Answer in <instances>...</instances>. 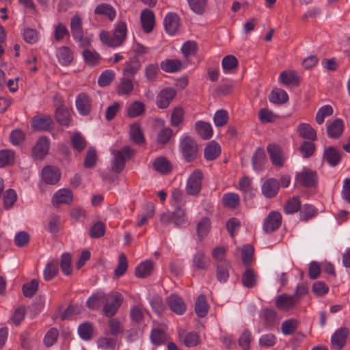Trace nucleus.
I'll return each instance as SVG.
<instances>
[{"label": "nucleus", "instance_id": "obj_1", "mask_svg": "<svg viewBox=\"0 0 350 350\" xmlns=\"http://www.w3.org/2000/svg\"><path fill=\"white\" fill-rule=\"evenodd\" d=\"M127 33L126 23L119 21L115 27L113 33L102 31L99 33L101 42L109 47L116 48L120 46L125 41Z\"/></svg>", "mask_w": 350, "mask_h": 350}, {"label": "nucleus", "instance_id": "obj_2", "mask_svg": "<svg viewBox=\"0 0 350 350\" xmlns=\"http://www.w3.org/2000/svg\"><path fill=\"white\" fill-rule=\"evenodd\" d=\"M203 173L201 170H195L189 176L187 181L185 191L191 196H197L200 193L202 186Z\"/></svg>", "mask_w": 350, "mask_h": 350}, {"label": "nucleus", "instance_id": "obj_3", "mask_svg": "<svg viewBox=\"0 0 350 350\" xmlns=\"http://www.w3.org/2000/svg\"><path fill=\"white\" fill-rule=\"evenodd\" d=\"M105 301L103 312L106 317L111 318L115 315L122 304L123 297L120 293L114 292L111 295H107V299Z\"/></svg>", "mask_w": 350, "mask_h": 350}, {"label": "nucleus", "instance_id": "obj_4", "mask_svg": "<svg viewBox=\"0 0 350 350\" xmlns=\"http://www.w3.org/2000/svg\"><path fill=\"white\" fill-rule=\"evenodd\" d=\"M182 153L187 162H191L197 157L198 145L196 142L189 136L184 137L180 142Z\"/></svg>", "mask_w": 350, "mask_h": 350}, {"label": "nucleus", "instance_id": "obj_5", "mask_svg": "<svg viewBox=\"0 0 350 350\" xmlns=\"http://www.w3.org/2000/svg\"><path fill=\"white\" fill-rule=\"evenodd\" d=\"M114 159L113 161L112 169L116 173L121 172L125 166V157L130 158L133 154V150L126 146L120 150L113 152Z\"/></svg>", "mask_w": 350, "mask_h": 350}, {"label": "nucleus", "instance_id": "obj_6", "mask_svg": "<svg viewBox=\"0 0 350 350\" xmlns=\"http://www.w3.org/2000/svg\"><path fill=\"white\" fill-rule=\"evenodd\" d=\"M282 224V215L278 211H271L265 217L262 229L267 234H270L277 230Z\"/></svg>", "mask_w": 350, "mask_h": 350}, {"label": "nucleus", "instance_id": "obj_7", "mask_svg": "<svg viewBox=\"0 0 350 350\" xmlns=\"http://www.w3.org/2000/svg\"><path fill=\"white\" fill-rule=\"evenodd\" d=\"M296 180L301 186L310 188L316 186L318 176L315 172L304 169L297 174Z\"/></svg>", "mask_w": 350, "mask_h": 350}, {"label": "nucleus", "instance_id": "obj_8", "mask_svg": "<svg viewBox=\"0 0 350 350\" xmlns=\"http://www.w3.org/2000/svg\"><path fill=\"white\" fill-rule=\"evenodd\" d=\"M176 91L172 88H165L158 94L156 100V105L160 109L167 108L172 100L174 98Z\"/></svg>", "mask_w": 350, "mask_h": 350}, {"label": "nucleus", "instance_id": "obj_9", "mask_svg": "<svg viewBox=\"0 0 350 350\" xmlns=\"http://www.w3.org/2000/svg\"><path fill=\"white\" fill-rule=\"evenodd\" d=\"M49 142L46 137H40L32 149V157L34 159H42L48 154Z\"/></svg>", "mask_w": 350, "mask_h": 350}, {"label": "nucleus", "instance_id": "obj_10", "mask_svg": "<svg viewBox=\"0 0 350 350\" xmlns=\"http://www.w3.org/2000/svg\"><path fill=\"white\" fill-rule=\"evenodd\" d=\"M267 150L273 165L278 167H282L284 165V157L280 146L275 144H269Z\"/></svg>", "mask_w": 350, "mask_h": 350}, {"label": "nucleus", "instance_id": "obj_11", "mask_svg": "<svg viewBox=\"0 0 350 350\" xmlns=\"http://www.w3.org/2000/svg\"><path fill=\"white\" fill-rule=\"evenodd\" d=\"M76 107L81 116H88L91 112L92 102L90 97L85 93L79 94L76 98Z\"/></svg>", "mask_w": 350, "mask_h": 350}, {"label": "nucleus", "instance_id": "obj_12", "mask_svg": "<svg viewBox=\"0 0 350 350\" xmlns=\"http://www.w3.org/2000/svg\"><path fill=\"white\" fill-rule=\"evenodd\" d=\"M167 304L172 311L178 315L186 311V304L183 299L176 294H172L167 298Z\"/></svg>", "mask_w": 350, "mask_h": 350}, {"label": "nucleus", "instance_id": "obj_13", "mask_svg": "<svg viewBox=\"0 0 350 350\" xmlns=\"http://www.w3.org/2000/svg\"><path fill=\"white\" fill-rule=\"evenodd\" d=\"M53 120L50 116L38 115L33 118L31 121L32 127L40 131H47L52 127Z\"/></svg>", "mask_w": 350, "mask_h": 350}, {"label": "nucleus", "instance_id": "obj_14", "mask_svg": "<svg viewBox=\"0 0 350 350\" xmlns=\"http://www.w3.org/2000/svg\"><path fill=\"white\" fill-rule=\"evenodd\" d=\"M280 188V184L277 179L271 178L266 180L262 185V193L267 198L275 197Z\"/></svg>", "mask_w": 350, "mask_h": 350}, {"label": "nucleus", "instance_id": "obj_15", "mask_svg": "<svg viewBox=\"0 0 350 350\" xmlns=\"http://www.w3.org/2000/svg\"><path fill=\"white\" fill-rule=\"evenodd\" d=\"M297 303V301L293 295H290L286 293L279 295L275 301V306L278 309L285 311L292 309Z\"/></svg>", "mask_w": 350, "mask_h": 350}, {"label": "nucleus", "instance_id": "obj_16", "mask_svg": "<svg viewBox=\"0 0 350 350\" xmlns=\"http://www.w3.org/2000/svg\"><path fill=\"white\" fill-rule=\"evenodd\" d=\"M42 176L46 183L55 185L59 180L61 174L57 167L48 165L43 168Z\"/></svg>", "mask_w": 350, "mask_h": 350}, {"label": "nucleus", "instance_id": "obj_17", "mask_svg": "<svg viewBox=\"0 0 350 350\" xmlns=\"http://www.w3.org/2000/svg\"><path fill=\"white\" fill-rule=\"evenodd\" d=\"M73 201L72 192L69 189H62L57 191L52 198V203L54 206L60 204H70Z\"/></svg>", "mask_w": 350, "mask_h": 350}, {"label": "nucleus", "instance_id": "obj_18", "mask_svg": "<svg viewBox=\"0 0 350 350\" xmlns=\"http://www.w3.org/2000/svg\"><path fill=\"white\" fill-rule=\"evenodd\" d=\"M296 131L299 137L304 139L310 140L312 142L316 141L317 139V132L315 129H313L308 123L299 124L296 129Z\"/></svg>", "mask_w": 350, "mask_h": 350}, {"label": "nucleus", "instance_id": "obj_19", "mask_svg": "<svg viewBox=\"0 0 350 350\" xmlns=\"http://www.w3.org/2000/svg\"><path fill=\"white\" fill-rule=\"evenodd\" d=\"M140 20L142 27L146 33L151 32L154 27V14L149 9L144 10L140 15Z\"/></svg>", "mask_w": 350, "mask_h": 350}, {"label": "nucleus", "instance_id": "obj_20", "mask_svg": "<svg viewBox=\"0 0 350 350\" xmlns=\"http://www.w3.org/2000/svg\"><path fill=\"white\" fill-rule=\"evenodd\" d=\"M349 333V329L345 327L337 329L331 338L332 345L337 349H341L345 345Z\"/></svg>", "mask_w": 350, "mask_h": 350}, {"label": "nucleus", "instance_id": "obj_21", "mask_svg": "<svg viewBox=\"0 0 350 350\" xmlns=\"http://www.w3.org/2000/svg\"><path fill=\"white\" fill-rule=\"evenodd\" d=\"M141 68V63L137 57H131L124 64L122 70L124 77L132 79Z\"/></svg>", "mask_w": 350, "mask_h": 350}, {"label": "nucleus", "instance_id": "obj_22", "mask_svg": "<svg viewBox=\"0 0 350 350\" xmlns=\"http://www.w3.org/2000/svg\"><path fill=\"white\" fill-rule=\"evenodd\" d=\"M179 25V16L175 13H168L164 18L165 29L170 35H173L176 33Z\"/></svg>", "mask_w": 350, "mask_h": 350}, {"label": "nucleus", "instance_id": "obj_23", "mask_svg": "<svg viewBox=\"0 0 350 350\" xmlns=\"http://www.w3.org/2000/svg\"><path fill=\"white\" fill-rule=\"evenodd\" d=\"M323 158L331 166H336L341 160V152L333 146L325 148Z\"/></svg>", "mask_w": 350, "mask_h": 350}, {"label": "nucleus", "instance_id": "obj_24", "mask_svg": "<svg viewBox=\"0 0 350 350\" xmlns=\"http://www.w3.org/2000/svg\"><path fill=\"white\" fill-rule=\"evenodd\" d=\"M94 14L103 16L107 18L110 21H113L116 16L115 8L108 3H100L98 5L94 10Z\"/></svg>", "mask_w": 350, "mask_h": 350}, {"label": "nucleus", "instance_id": "obj_25", "mask_svg": "<svg viewBox=\"0 0 350 350\" xmlns=\"http://www.w3.org/2000/svg\"><path fill=\"white\" fill-rule=\"evenodd\" d=\"M153 167L157 172L163 175L170 174L172 170L171 163L164 157L157 158L153 162Z\"/></svg>", "mask_w": 350, "mask_h": 350}, {"label": "nucleus", "instance_id": "obj_26", "mask_svg": "<svg viewBox=\"0 0 350 350\" xmlns=\"http://www.w3.org/2000/svg\"><path fill=\"white\" fill-rule=\"evenodd\" d=\"M134 89L133 79L123 77L116 88L119 96L130 95Z\"/></svg>", "mask_w": 350, "mask_h": 350}, {"label": "nucleus", "instance_id": "obj_27", "mask_svg": "<svg viewBox=\"0 0 350 350\" xmlns=\"http://www.w3.org/2000/svg\"><path fill=\"white\" fill-rule=\"evenodd\" d=\"M344 130L343 122L341 119H335L327 127V133L330 138H338Z\"/></svg>", "mask_w": 350, "mask_h": 350}, {"label": "nucleus", "instance_id": "obj_28", "mask_svg": "<svg viewBox=\"0 0 350 350\" xmlns=\"http://www.w3.org/2000/svg\"><path fill=\"white\" fill-rule=\"evenodd\" d=\"M195 129L198 134L204 139H208L213 135V129L208 122L198 121L195 124Z\"/></svg>", "mask_w": 350, "mask_h": 350}, {"label": "nucleus", "instance_id": "obj_29", "mask_svg": "<svg viewBox=\"0 0 350 350\" xmlns=\"http://www.w3.org/2000/svg\"><path fill=\"white\" fill-rule=\"evenodd\" d=\"M220 153L221 148L215 141H211L204 148V157L208 161L215 160Z\"/></svg>", "mask_w": 350, "mask_h": 350}, {"label": "nucleus", "instance_id": "obj_30", "mask_svg": "<svg viewBox=\"0 0 350 350\" xmlns=\"http://www.w3.org/2000/svg\"><path fill=\"white\" fill-rule=\"evenodd\" d=\"M230 265L228 261H222L216 264V277L219 282H225L229 278Z\"/></svg>", "mask_w": 350, "mask_h": 350}, {"label": "nucleus", "instance_id": "obj_31", "mask_svg": "<svg viewBox=\"0 0 350 350\" xmlns=\"http://www.w3.org/2000/svg\"><path fill=\"white\" fill-rule=\"evenodd\" d=\"M208 310V305L206 301V297L203 295H200L196 301L195 304V312L198 317H204Z\"/></svg>", "mask_w": 350, "mask_h": 350}, {"label": "nucleus", "instance_id": "obj_32", "mask_svg": "<svg viewBox=\"0 0 350 350\" xmlns=\"http://www.w3.org/2000/svg\"><path fill=\"white\" fill-rule=\"evenodd\" d=\"M257 278L256 273L253 269L248 268L242 275V284L245 287L253 288L257 284Z\"/></svg>", "mask_w": 350, "mask_h": 350}, {"label": "nucleus", "instance_id": "obj_33", "mask_svg": "<svg viewBox=\"0 0 350 350\" xmlns=\"http://www.w3.org/2000/svg\"><path fill=\"white\" fill-rule=\"evenodd\" d=\"M106 299L107 295L105 293L98 292L87 300V307L90 310L98 309Z\"/></svg>", "mask_w": 350, "mask_h": 350}, {"label": "nucleus", "instance_id": "obj_34", "mask_svg": "<svg viewBox=\"0 0 350 350\" xmlns=\"http://www.w3.org/2000/svg\"><path fill=\"white\" fill-rule=\"evenodd\" d=\"M172 215L173 223L176 227H183L187 223V217L185 210L182 207L174 208Z\"/></svg>", "mask_w": 350, "mask_h": 350}, {"label": "nucleus", "instance_id": "obj_35", "mask_svg": "<svg viewBox=\"0 0 350 350\" xmlns=\"http://www.w3.org/2000/svg\"><path fill=\"white\" fill-rule=\"evenodd\" d=\"M266 155L265 150L262 148H258L256 150L252 158V163L255 170H260L265 162Z\"/></svg>", "mask_w": 350, "mask_h": 350}, {"label": "nucleus", "instance_id": "obj_36", "mask_svg": "<svg viewBox=\"0 0 350 350\" xmlns=\"http://www.w3.org/2000/svg\"><path fill=\"white\" fill-rule=\"evenodd\" d=\"M171 205L174 208L182 207L186 203L187 197L179 189H174L171 196Z\"/></svg>", "mask_w": 350, "mask_h": 350}, {"label": "nucleus", "instance_id": "obj_37", "mask_svg": "<svg viewBox=\"0 0 350 350\" xmlns=\"http://www.w3.org/2000/svg\"><path fill=\"white\" fill-rule=\"evenodd\" d=\"M57 57L59 63L64 66L70 64L73 59L72 53L67 46L60 47L57 51Z\"/></svg>", "mask_w": 350, "mask_h": 350}, {"label": "nucleus", "instance_id": "obj_38", "mask_svg": "<svg viewBox=\"0 0 350 350\" xmlns=\"http://www.w3.org/2000/svg\"><path fill=\"white\" fill-rule=\"evenodd\" d=\"M264 325L267 328H271L278 323L277 313L272 308H266L262 314Z\"/></svg>", "mask_w": 350, "mask_h": 350}, {"label": "nucleus", "instance_id": "obj_39", "mask_svg": "<svg viewBox=\"0 0 350 350\" xmlns=\"http://www.w3.org/2000/svg\"><path fill=\"white\" fill-rule=\"evenodd\" d=\"M130 137L133 142L137 145H141L144 142V134L139 124L135 123L131 125Z\"/></svg>", "mask_w": 350, "mask_h": 350}, {"label": "nucleus", "instance_id": "obj_40", "mask_svg": "<svg viewBox=\"0 0 350 350\" xmlns=\"http://www.w3.org/2000/svg\"><path fill=\"white\" fill-rule=\"evenodd\" d=\"M83 57L86 64L91 66H95L101 61L100 55L95 51L85 49L83 51Z\"/></svg>", "mask_w": 350, "mask_h": 350}, {"label": "nucleus", "instance_id": "obj_41", "mask_svg": "<svg viewBox=\"0 0 350 350\" xmlns=\"http://www.w3.org/2000/svg\"><path fill=\"white\" fill-rule=\"evenodd\" d=\"M179 338L183 340V342L187 347H193L198 345L200 342L199 335L195 332H190L183 335L179 333Z\"/></svg>", "mask_w": 350, "mask_h": 350}, {"label": "nucleus", "instance_id": "obj_42", "mask_svg": "<svg viewBox=\"0 0 350 350\" xmlns=\"http://www.w3.org/2000/svg\"><path fill=\"white\" fill-rule=\"evenodd\" d=\"M288 100V96L287 93L282 89L273 90L269 96L270 102L278 105L285 103Z\"/></svg>", "mask_w": 350, "mask_h": 350}, {"label": "nucleus", "instance_id": "obj_43", "mask_svg": "<svg viewBox=\"0 0 350 350\" xmlns=\"http://www.w3.org/2000/svg\"><path fill=\"white\" fill-rule=\"evenodd\" d=\"M144 111V104L140 101H135L128 107L126 114L128 117L133 118L139 116Z\"/></svg>", "mask_w": 350, "mask_h": 350}, {"label": "nucleus", "instance_id": "obj_44", "mask_svg": "<svg viewBox=\"0 0 350 350\" xmlns=\"http://www.w3.org/2000/svg\"><path fill=\"white\" fill-rule=\"evenodd\" d=\"M55 119L60 124L68 126L70 121V116L67 108L64 106L57 107L55 112Z\"/></svg>", "mask_w": 350, "mask_h": 350}, {"label": "nucleus", "instance_id": "obj_45", "mask_svg": "<svg viewBox=\"0 0 350 350\" xmlns=\"http://www.w3.org/2000/svg\"><path fill=\"white\" fill-rule=\"evenodd\" d=\"M117 344L115 337L101 336L97 340L98 347L105 350H114Z\"/></svg>", "mask_w": 350, "mask_h": 350}, {"label": "nucleus", "instance_id": "obj_46", "mask_svg": "<svg viewBox=\"0 0 350 350\" xmlns=\"http://www.w3.org/2000/svg\"><path fill=\"white\" fill-rule=\"evenodd\" d=\"M240 202V198L238 194L234 193H228L223 196L222 197V203L224 206L234 208L239 204Z\"/></svg>", "mask_w": 350, "mask_h": 350}, {"label": "nucleus", "instance_id": "obj_47", "mask_svg": "<svg viewBox=\"0 0 350 350\" xmlns=\"http://www.w3.org/2000/svg\"><path fill=\"white\" fill-rule=\"evenodd\" d=\"M58 273V262L57 260H53L46 264L43 275L44 278L46 281L53 279Z\"/></svg>", "mask_w": 350, "mask_h": 350}, {"label": "nucleus", "instance_id": "obj_48", "mask_svg": "<svg viewBox=\"0 0 350 350\" xmlns=\"http://www.w3.org/2000/svg\"><path fill=\"white\" fill-rule=\"evenodd\" d=\"M153 264L152 261L146 260L142 262L135 268V275L137 278H145L148 276L152 271Z\"/></svg>", "mask_w": 350, "mask_h": 350}, {"label": "nucleus", "instance_id": "obj_49", "mask_svg": "<svg viewBox=\"0 0 350 350\" xmlns=\"http://www.w3.org/2000/svg\"><path fill=\"white\" fill-rule=\"evenodd\" d=\"M161 68L167 72H174L181 68V62L178 59H166L161 62Z\"/></svg>", "mask_w": 350, "mask_h": 350}, {"label": "nucleus", "instance_id": "obj_50", "mask_svg": "<svg viewBox=\"0 0 350 350\" xmlns=\"http://www.w3.org/2000/svg\"><path fill=\"white\" fill-rule=\"evenodd\" d=\"M301 208V202L297 196L289 199L284 205V212L286 214H293L297 212Z\"/></svg>", "mask_w": 350, "mask_h": 350}, {"label": "nucleus", "instance_id": "obj_51", "mask_svg": "<svg viewBox=\"0 0 350 350\" xmlns=\"http://www.w3.org/2000/svg\"><path fill=\"white\" fill-rule=\"evenodd\" d=\"M39 282L36 279H33L30 282L23 285L22 291L25 297H33L38 289Z\"/></svg>", "mask_w": 350, "mask_h": 350}, {"label": "nucleus", "instance_id": "obj_52", "mask_svg": "<svg viewBox=\"0 0 350 350\" xmlns=\"http://www.w3.org/2000/svg\"><path fill=\"white\" fill-rule=\"evenodd\" d=\"M98 159L96 150L94 147L88 148L84 159L83 165L85 168H92Z\"/></svg>", "mask_w": 350, "mask_h": 350}, {"label": "nucleus", "instance_id": "obj_53", "mask_svg": "<svg viewBox=\"0 0 350 350\" xmlns=\"http://www.w3.org/2000/svg\"><path fill=\"white\" fill-rule=\"evenodd\" d=\"M280 79L284 85L295 84L298 85L299 77L295 72L283 71L280 75Z\"/></svg>", "mask_w": 350, "mask_h": 350}, {"label": "nucleus", "instance_id": "obj_54", "mask_svg": "<svg viewBox=\"0 0 350 350\" xmlns=\"http://www.w3.org/2000/svg\"><path fill=\"white\" fill-rule=\"evenodd\" d=\"M193 263L198 269H206L210 264L209 260L206 258L204 254L202 252H198L194 255Z\"/></svg>", "mask_w": 350, "mask_h": 350}, {"label": "nucleus", "instance_id": "obj_55", "mask_svg": "<svg viewBox=\"0 0 350 350\" xmlns=\"http://www.w3.org/2000/svg\"><path fill=\"white\" fill-rule=\"evenodd\" d=\"M254 252V247L251 245H245L243 246L241 253V260L246 267H249L252 264Z\"/></svg>", "mask_w": 350, "mask_h": 350}, {"label": "nucleus", "instance_id": "obj_56", "mask_svg": "<svg viewBox=\"0 0 350 350\" xmlns=\"http://www.w3.org/2000/svg\"><path fill=\"white\" fill-rule=\"evenodd\" d=\"M15 158L14 152L10 150H2L0 151V167L11 165Z\"/></svg>", "mask_w": 350, "mask_h": 350}, {"label": "nucleus", "instance_id": "obj_57", "mask_svg": "<svg viewBox=\"0 0 350 350\" xmlns=\"http://www.w3.org/2000/svg\"><path fill=\"white\" fill-rule=\"evenodd\" d=\"M297 321L294 319H290L282 322L281 330L284 335L293 334L297 328Z\"/></svg>", "mask_w": 350, "mask_h": 350}, {"label": "nucleus", "instance_id": "obj_58", "mask_svg": "<svg viewBox=\"0 0 350 350\" xmlns=\"http://www.w3.org/2000/svg\"><path fill=\"white\" fill-rule=\"evenodd\" d=\"M299 150L304 158H309L314 152L315 145L312 141H304L299 146Z\"/></svg>", "mask_w": 350, "mask_h": 350}, {"label": "nucleus", "instance_id": "obj_59", "mask_svg": "<svg viewBox=\"0 0 350 350\" xmlns=\"http://www.w3.org/2000/svg\"><path fill=\"white\" fill-rule=\"evenodd\" d=\"M78 333L80 337L85 340H88L92 338L93 336V328L90 323H83L78 327Z\"/></svg>", "mask_w": 350, "mask_h": 350}, {"label": "nucleus", "instance_id": "obj_60", "mask_svg": "<svg viewBox=\"0 0 350 350\" xmlns=\"http://www.w3.org/2000/svg\"><path fill=\"white\" fill-rule=\"evenodd\" d=\"M70 31L72 36H78L83 33L82 20L78 15H75L70 21Z\"/></svg>", "mask_w": 350, "mask_h": 350}, {"label": "nucleus", "instance_id": "obj_61", "mask_svg": "<svg viewBox=\"0 0 350 350\" xmlns=\"http://www.w3.org/2000/svg\"><path fill=\"white\" fill-rule=\"evenodd\" d=\"M60 267L62 271L66 275H70L72 273L71 269V256L69 253H64L61 256Z\"/></svg>", "mask_w": 350, "mask_h": 350}, {"label": "nucleus", "instance_id": "obj_62", "mask_svg": "<svg viewBox=\"0 0 350 350\" xmlns=\"http://www.w3.org/2000/svg\"><path fill=\"white\" fill-rule=\"evenodd\" d=\"M332 113L333 108L329 105H324L317 111L315 120L319 124H322L324 122L325 118L332 115Z\"/></svg>", "mask_w": 350, "mask_h": 350}, {"label": "nucleus", "instance_id": "obj_63", "mask_svg": "<svg viewBox=\"0 0 350 350\" xmlns=\"http://www.w3.org/2000/svg\"><path fill=\"white\" fill-rule=\"evenodd\" d=\"M71 142L75 149L82 152L87 146V142L80 133H75L71 137Z\"/></svg>", "mask_w": 350, "mask_h": 350}, {"label": "nucleus", "instance_id": "obj_64", "mask_svg": "<svg viewBox=\"0 0 350 350\" xmlns=\"http://www.w3.org/2000/svg\"><path fill=\"white\" fill-rule=\"evenodd\" d=\"M115 77V73L111 70H106L103 72L98 79V84L100 87H105L111 83Z\"/></svg>", "mask_w": 350, "mask_h": 350}]
</instances>
